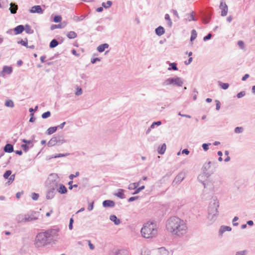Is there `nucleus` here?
Masks as SVG:
<instances>
[{
	"label": "nucleus",
	"mask_w": 255,
	"mask_h": 255,
	"mask_svg": "<svg viewBox=\"0 0 255 255\" xmlns=\"http://www.w3.org/2000/svg\"><path fill=\"white\" fill-rule=\"evenodd\" d=\"M169 66L170 67L168 68V70H173L176 71L178 70L177 64L176 63L173 62L169 63Z\"/></svg>",
	"instance_id": "obj_35"
},
{
	"label": "nucleus",
	"mask_w": 255,
	"mask_h": 255,
	"mask_svg": "<svg viewBox=\"0 0 255 255\" xmlns=\"http://www.w3.org/2000/svg\"><path fill=\"white\" fill-rule=\"evenodd\" d=\"M22 141L24 143H25L26 144H28V145H30V147H33V144L32 143V140H27V139H23L22 140Z\"/></svg>",
	"instance_id": "obj_43"
},
{
	"label": "nucleus",
	"mask_w": 255,
	"mask_h": 255,
	"mask_svg": "<svg viewBox=\"0 0 255 255\" xmlns=\"http://www.w3.org/2000/svg\"><path fill=\"white\" fill-rule=\"evenodd\" d=\"M212 34L211 33H209L206 36H204V38H203V40L206 41L208 40H209L212 37Z\"/></svg>",
	"instance_id": "obj_59"
},
{
	"label": "nucleus",
	"mask_w": 255,
	"mask_h": 255,
	"mask_svg": "<svg viewBox=\"0 0 255 255\" xmlns=\"http://www.w3.org/2000/svg\"><path fill=\"white\" fill-rule=\"evenodd\" d=\"M66 142V140L61 136H53L48 141L47 144L49 146H53L56 144L61 145Z\"/></svg>",
	"instance_id": "obj_8"
},
{
	"label": "nucleus",
	"mask_w": 255,
	"mask_h": 255,
	"mask_svg": "<svg viewBox=\"0 0 255 255\" xmlns=\"http://www.w3.org/2000/svg\"><path fill=\"white\" fill-rule=\"evenodd\" d=\"M5 106L7 107L13 108L14 107V103L12 100H8L5 101Z\"/></svg>",
	"instance_id": "obj_36"
},
{
	"label": "nucleus",
	"mask_w": 255,
	"mask_h": 255,
	"mask_svg": "<svg viewBox=\"0 0 255 255\" xmlns=\"http://www.w3.org/2000/svg\"><path fill=\"white\" fill-rule=\"evenodd\" d=\"M211 145L210 143H203L202 145V147L204 151H207L209 149V145Z\"/></svg>",
	"instance_id": "obj_50"
},
{
	"label": "nucleus",
	"mask_w": 255,
	"mask_h": 255,
	"mask_svg": "<svg viewBox=\"0 0 255 255\" xmlns=\"http://www.w3.org/2000/svg\"><path fill=\"white\" fill-rule=\"evenodd\" d=\"M197 33L196 32V31L195 29H193L191 31V37H190V41H192L194 39H195L197 37Z\"/></svg>",
	"instance_id": "obj_38"
},
{
	"label": "nucleus",
	"mask_w": 255,
	"mask_h": 255,
	"mask_svg": "<svg viewBox=\"0 0 255 255\" xmlns=\"http://www.w3.org/2000/svg\"><path fill=\"white\" fill-rule=\"evenodd\" d=\"M57 129V127H52L48 128L46 131V134L48 135H51L55 132Z\"/></svg>",
	"instance_id": "obj_27"
},
{
	"label": "nucleus",
	"mask_w": 255,
	"mask_h": 255,
	"mask_svg": "<svg viewBox=\"0 0 255 255\" xmlns=\"http://www.w3.org/2000/svg\"><path fill=\"white\" fill-rule=\"evenodd\" d=\"M48 180L49 182V186H54V187H58L59 179L57 174L52 173L50 174Z\"/></svg>",
	"instance_id": "obj_9"
},
{
	"label": "nucleus",
	"mask_w": 255,
	"mask_h": 255,
	"mask_svg": "<svg viewBox=\"0 0 255 255\" xmlns=\"http://www.w3.org/2000/svg\"><path fill=\"white\" fill-rule=\"evenodd\" d=\"M69 154H70V153H66L65 154L59 153V154H56L52 156V158H59V157H65V156H68Z\"/></svg>",
	"instance_id": "obj_40"
},
{
	"label": "nucleus",
	"mask_w": 255,
	"mask_h": 255,
	"mask_svg": "<svg viewBox=\"0 0 255 255\" xmlns=\"http://www.w3.org/2000/svg\"><path fill=\"white\" fill-rule=\"evenodd\" d=\"M40 215L38 212L32 211L26 214V223L37 220Z\"/></svg>",
	"instance_id": "obj_10"
},
{
	"label": "nucleus",
	"mask_w": 255,
	"mask_h": 255,
	"mask_svg": "<svg viewBox=\"0 0 255 255\" xmlns=\"http://www.w3.org/2000/svg\"><path fill=\"white\" fill-rule=\"evenodd\" d=\"M57 188L51 186L48 187L46 195L47 199H52L54 198L57 192L56 189Z\"/></svg>",
	"instance_id": "obj_11"
},
{
	"label": "nucleus",
	"mask_w": 255,
	"mask_h": 255,
	"mask_svg": "<svg viewBox=\"0 0 255 255\" xmlns=\"http://www.w3.org/2000/svg\"><path fill=\"white\" fill-rule=\"evenodd\" d=\"M104 29H105V27L104 26H102V25L98 26L96 28V30H97L98 31H102Z\"/></svg>",
	"instance_id": "obj_63"
},
{
	"label": "nucleus",
	"mask_w": 255,
	"mask_h": 255,
	"mask_svg": "<svg viewBox=\"0 0 255 255\" xmlns=\"http://www.w3.org/2000/svg\"><path fill=\"white\" fill-rule=\"evenodd\" d=\"M183 84V79L179 77L175 78H169L166 79L163 83L162 85L164 86L172 85L178 87L182 86Z\"/></svg>",
	"instance_id": "obj_7"
},
{
	"label": "nucleus",
	"mask_w": 255,
	"mask_h": 255,
	"mask_svg": "<svg viewBox=\"0 0 255 255\" xmlns=\"http://www.w3.org/2000/svg\"><path fill=\"white\" fill-rule=\"evenodd\" d=\"M139 183L140 181L131 183L128 185V189L129 190L136 189L137 187H138V186L139 185Z\"/></svg>",
	"instance_id": "obj_28"
},
{
	"label": "nucleus",
	"mask_w": 255,
	"mask_h": 255,
	"mask_svg": "<svg viewBox=\"0 0 255 255\" xmlns=\"http://www.w3.org/2000/svg\"><path fill=\"white\" fill-rule=\"evenodd\" d=\"M58 44V41L56 39H53L51 41L49 44V47L51 48H53L56 47Z\"/></svg>",
	"instance_id": "obj_29"
},
{
	"label": "nucleus",
	"mask_w": 255,
	"mask_h": 255,
	"mask_svg": "<svg viewBox=\"0 0 255 255\" xmlns=\"http://www.w3.org/2000/svg\"><path fill=\"white\" fill-rule=\"evenodd\" d=\"M232 228L229 226H222L219 231V235L220 236H222L223 234L226 231H231Z\"/></svg>",
	"instance_id": "obj_18"
},
{
	"label": "nucleus",
	"mask_w": 255,
	"mask_h": 255,
	"mask_svg": "<svg viewBox=\"0 0 255 255\" xmlns=\"http://www.w3.org/2000/svg\"><path fill=\"white\" fill-rule=\"evenodd\" d=\"M62 27H63L62 26L61 24H52V25H51L50 29L51 30H54L55 29H56V28H61Z\"/></svg>",
	"instance_id": "obj_44"
},
{
	"label": "nucleus",
	"mask_w": 255,
	"mask_h": 255,
	"mask_svg": "<svg viewBox=\"0 0 255 255\" xmlns=\"http://www.w3.org/2000/svg\"><path fill=\"white\" fill-rule=\"evenodd\" d=\"M110 220L113 222L116 225H119L121 224V220L118 219L116 215H113L110 216Z\"/></svg>",
	"instance_id": "obj_21"
},
{
	"label": "nucleus",
	"mask_w": 255,
	"mask_h": 255,
	"mask_svg": "<svg viewBox=\"0 0 255 255\" xmlns=\"http://www.w3.org/2000/svg\"><path fill=\"white\" fill-rule=\"evenodd\" d=\"M30 13H37L39 14H42L43 13V10L42 9L40 5H34L31 7L29 10Z\"/></svg>",
	"instance_id": "obj_13"
},
{
	"label": "nucleus",
	"mask_w": 255,
	"mask_h": 255,
	"mask_svg": "<svg viewBox=\"0 0 255 255\" xmlns=\"http://www.w3.org/2000/svg\"><path fill=\"white\" fill-rule=\"evenodd\" d=\"M155 33L158 36H161L163 35L165 33V30L164 28L161 26H159L157 28L155 29Z\"/></svg>",
	"instance_id": "obj_24"
},
{
	"label": "nucleus",
	"mask_w": 255,
	"mask_h": 255,
	"mask_svg": "<svg viewBox=\"0 0 255 255\" xmlns=\"http://www.w3.org/2000/svg\"><path fill=\"white\" fill-rule=\"evenodd\" d=\"M248 251L247 250L241 251L236 252L235 255H246Z\"/></svg>",
	"instance_id": "obj_51"
},
{
	"label": "nucleus",
	"mask_w": 255,
	"mask_h": 255,
	"mask_svg": "<svg viewBox=\"0 0 255 255\" xmlns=\"http://www.w3.org/2000/svg\"><path fill=\"white\" fill-rule=\"evenodd\" d=\"M142 236L145 238H151L157 235L156 224L153 222H148L144 224L141 229Z\"/></svg>",
	"instance_id": "obj_3"
},
{
	"label": "nucleus",
	"mask_w": 255,
	"mask_h": 255,
	"mask_svg": "<svg viewBox=\"0 0 255 255\" xmlns=\"http://www.w3.org/2000/svg\"><path fill=\"white\" fill-rule=\"evenodd\" d=\"M87 15H82L80 16H74L73 17V20L76 22L80 21L84 19Z\"/></svg>",
	"instance_id": "obj_31"
},
{
	"label": "nucleus",
	"mask_w": 255,
	"mask_h": 255,
	"mask_svg": "<svg viewBox=\"0 0 255 255\" xmlns=\"http://www.w3.org/2000/svg\"><path fill=\"white\" fill-rule=\"evenodd\" d=\"M215 102H216V109L218 111L220 110V108H221V104H220V102H219V101L218 100H216L215 101Z\"/></svg>",
	"instance_id": "obj_58"
},
{
	"label": "nucleus",
	"mask_w": 255,
	"mask_h": 255,
	"mask_svg": "<svg viewBox=\"0 0 255 255\" xmlns=\"http://www.w3.org/2000/svg\"><path fill=\"white\" fill-rule=\"evenodd\" d=\"M236 133H242L244 131V128L242 127H236L234 129Z\"/></svg>",
	"instance_id": "obj_41"
},
{
	"label": "nucleus",
	"mask_w": 255,
	"mask_h": 255,
	"mask_svg": "<svg viewBox=\"0 0 255 255\" xmlns=\"http://www.w3.org/2000/svg\"><path fill=\"white\" fill-rule=\"evenodd\" d=\"M15 220L18 223H26V214H20L16 217Z\"/></svg>",
	"instance_id": "obj_14"
},
{
	"label": "nucleus",
	"mask_w": 255,
	"mask_h": 255,
	"mask_svg": "<svg viewBox=\"0 0 255 255\" xmlns=\"http://www.w3.org/2000/svg\"><path fill=\"white\" fill-rule=\"evenodd\" d=\"M62 17L60 15H56L53 18V21L58 23L61 21Z\"/></svg>",
	"instance_id": "obj_48"
},
{
	"label": "nucleus",
	"mask_w": 255,
	"mask_h": 255,
	"mask_svg": "<svg viewBox=\"0 0 255 255\" xmlns=\"http://www.w3.org/2000/svg\"><path fill=\"white\" fill-rule=\"evenodd\" d=\"M161 124V122L160 121H157L155 122H153L152 125L150 126V128H154L155 126H160Z\"/></svg>",
	"instance_id": "obj_56"
},
{
	"label": "nucleus",
	"mask_w": 255,
	"mask_h": 255,
	"mask_svg": "<svg viewBox=\"0 0 255 255\" xmlns=\"http://www.w3.org/2000/svg\"><path fill=\"white\" fill-rule=\"evenodd\" d=\"M21 146L25 152H27L30 147V146L26 144H23Z\"/></svg>",
	"instance_id": "obj_54"
},
{
	"label": "nucleus",
	"mask_w": 255,
	"mask_h": 255,
	"mask_svg": "<svg viewBox=\"0 0 255 255\" xmlns=\"http://www.w3.org/2000/svg\"><path fill=\"white\" fill-rule=\"evenodd\" d=\"M79 175V172H76L75 174H70L69 176V178L72 180L74 177H77Z\"/></svg>",
	"instance_id": "obj_60"
},
{
	"label": "nucleus",
	"mask_w": 255,
	"mask_h": 255,
	"mask_svg": "<svg viewBox=\"0 0 255 255\" xmlns=\"http://www.w3.org/2000/svg\"><path fill=\"white\" fill-rule=\"evenodd\" d=\"M18 44H21L22 45L25 46V47H28V43H27V39H25V40H21L20 41H18Z\"/></svg>",
	"instance_id": "obj_46"
},
{
	"label": "nucleus",
	"mask_w": 255,
	"mask_h": 255,
	"mask_svg": "<svg viewBox=\"0 0 255 255\" xmlns=\"http://www.w3.org/2000/svg\"><path fill=\"white\" fill-rule=\"evenodd\" d=\"M18 9V5L14 3L11 2L10 4L9 10L12 14H15Z\"/></svg>",
	"instance_id": "obj_22"
},
{
	"label": "nucleus",
	"mask_w": 255,
	"mask_h": 255,
	"mask_svg": "<svg viewBox=\"0 0 255 255\" xmlns=\"http://www.w3.org/2000/svg\"><path fill=\"white\" fill-rule=\"evenodd\" d=\"M239 219V218L237 216L235 217L234 218H233V226H237L238 225V223H235V222L238 221Z\"/></svg>",
	"instance_id": "obj_62"
},
{
	"label": "nucleus",
	"mask_w": 255,
	"mask_h": 255,
	"mask_svg": "<svg viewBox=\"0 0 255 255\" xmlns=\"http://www.w3.org/2000/svg\"><path fill=\"white\" fill-rule=\"evenodd\" d=\"M124 191L125 190L124 189H119L118 192L115 195L121 199H124L125 198V196L124 194Z\"/></svg>",
	"instance_id": "obj_25"
},
{
	"label": "nucleus",
	"mask_w": 255,
	"mask_h": 255,
	"mask_svg": "<svg viewBox=\"0 0 255 255\" xmlns=\"http://www.w3.org/2000/svg\"><path fill=\"white\" fill-rule=\"evenodd\" d=\"M193 13H194V11H192L190 14V15H189V18L188 19V20L189 21H196L197 20V19L195 18L194 16V15H193Z\"/></svg>",
	"instance_id": "obj_53"
},
{
	"label": "nucleus",
	"mask_w": 255,
	"mask_h": 255,
	"mask_svg": "<svg viewBox=\"0 0 255 255\" xmlns=\"http://www.w3.org/2000/svg\"><path fill=\"white\" fill-rule=\"evenodd\" d=\"M67 36L69 39H74L77 36V34L75 32L71 31L68 33Z\"/></svg>",
	"instance_id": "obj_33"
},
{
	"label": "nucleus",
	"mask_w": 255,
	"mask_h": 255,
	"mask_svg": "<svg viewBox=\"0 0 255 255\" xmlns=\"http://www.w3.org/2000/svg\"><path fill=\"white\" fill-rule=\"evenodd\" d=\"M109 47V45L107 43H104L100 45L97 47V50L99 52H103L105 51V50L107 48H108Z\"/></svg>",
	"instance_id": "obj_23"
},
{
	"label": "nucleus",
	"mask_w": 255,
	"mask_h": 255,
	"mask_svg": "<svg viewBox=\"0 0 255 255\" xmlns=\"http://www.w3.org/2000/svg\"><path fill=\"white\" fill-rule=\"evenodd\" d=\"M166 229L172 235L181 237L186 234L187 227L183 220L177 217L173 216L167 220Z\"/></svg>",
	"instance_id": "obj_2"
},
{
	"label": "nucleus",
	"mask_w": 255,
	"mask_h": 255,
	"mask_svg": "<svg viewBox=\"0 0 255 255\" xmlns=\"http://www.w3.org/2000/svg\"><path fill=\"white\" fill-rule=\"evenodd\" d=\"M219 207V202L216 197H213L211 200L208 207V219L214 222L218 215V208Z\"/></svg>",
	"instance_id": "obj_4"
},
{
	"label": "nucleus",
	"mask_w": 255,
	"mask_h": 255,
	"mask_svg": "<svg viewBox=\"0 0 255 255\" xmlns=\"http://www.w3.org/2000/svg\"><path fill=\"white\" fill-rule=\"evenodd\" d=\"M39 194L36 193H32L31 194V198L33 200H37L38 199Z\"/></svg>",
	"instance_id": "obj_52"
},
{
	"label": "nucleus",
	"mask_w": 255,
	"mask_h": 255,
	"mask_svg": "<svg viewBox=\"0 0 255 255\" xmlns=\"http://www.w3.org/2000/svg\"><path fill=\"white\" fill-rule=\"evenodd\" d=\"M82 94V90L81 88L78 87L77 88V91L75 93V95L77 96H80Z\"/></svg>",
	"instance_id": "obj_57"
},
{
	"label": "nucleus",
	"mask_w": 255,
	"mask_h": 255,
	"mask_svg": "<svg viewBox=\"0 0 255 255\" xmlns=\"http://www.w3.org/2000/svg\"><path fill=\"white\" fill-rule=\"evenodd\" d=\"M144 188H145V186L143 185L140 187H138V188L137 187V188L135 189L134 192L133 193H132V194L133 195L137 194L139 193L141 190H143Z\"/></svg>",
	"instance_id": "obj_42"
},
{
	"label": "nucleus",
	"mask_w": 255,
	"mask_h": 255,
	"mask_svg": "<svg viewBox=\"0 0 255 255\" xmlns=\"http://www.w3.org/2000/svg\"><path fill=\"white\" fill-rule=\"evenodd\" d=\"M51 115V113L49 111H47L43 114H42L41 117L43 119H46L49 117Z\"/></svg>",
	"instance_id": "obj_49"
},
{
	"label": "nucleus",
	"mask_w": 255,
	"mask_h": 255,
	"mask_svg": "<svg viewBox=\"0 0 255 255\" xmlns=\"http://www.w3.org/2000/svg\"><path fill=\"white\" fill-rule=\"evenodd\" d=\"M12 71V68L11 67L4 66L3 67V72L6 73L8 74H10Z\"/></svg>",
	"instance_id": "obj_34"
},
{
	"label": "nucleus",
	"mask_w": 255,
	"mask_h": 255,
	"mask_svg": "<svg viewBox=\"0 0 255 255\" xmlns=\"http://www.w3.org/2000/svg\"><path fill=\"white\" fill-rule=\"evenodd\" d=\"M217 167L218 163L216 161H208L204 163L202 169L204 173L210 176L215 171Z\"/></svg>",
	"instance_id": "obj_6"
},
{
	"label": "nucleus",
	"mask_w": 255,
	"mask_h": 255,
	"mask_svg": "<svg viewBox=\"0 0 255 255\" xmlns=\"http://www.w3.org/2000/svg\"><path fill=\"white\" fill-rule=\"evenodd\" d=\"M112 1L111 0H108L106 2H103L102 5L105 8H108L112 5Z\"/></svg>",
	"instance_id": "obj_37"
},
{
	"label": "nucleus",
	"mask_w": 255,
	"mask_h": 255,
	"mask_svg": "<svg viewBox=\"0 0 255 255\" xmlns=\"http://www.w3.org/2000/svg\"><path fill=\"white\" fill-rule=\"evenodd\" d=\"M165 19L167 21V26L169 27H171L172 25V22L168 14H166L165 15Z\"/></svg>",
	"instance_id": "obj_30"
},
{
	"label": "nucleus",
	"mask_w": 255,
	"mask_h": 255,
	"mask_svg": "<svg viewBox=\"0 0 255 255\" xmlns=\"http://www.w3.org/2000/svg\"><path fill=\"white\" fill-rule=\"evenodd\" d=\"M24 30V27L22 25H19L15 27L14 29L15 34H19L21 33Z\"/></svg>",
	"instance_id": "obj_20"
},
{
	"label": "nucleus",
	"mask_w": 255,
	"mask_h": 255,
	"mask_svg": "<svg viewBox=\"0 0 255 255\" xmlns=\"http://www.w3.org/2000/svg\"><path fill=\"white\" fill-rule=\"evenodd\" d=\"M56 189V191L61 194H64L67 192L66 187L62 184H58V186Z\"/></svg>",
	"instance_id": "obj_15"
},
{
	"label": "nucleus",
	"mask_w": 255,
	"mask_h": 255,
	"mask_svg": "<svg viewBox=\"0 0 255 255\" xmlns=\"http://www.w3.org/2000/svg\"><path fill=\"white\" fill-rule=\"evenodd\" d=\"M59 229H50L38 233L34 240V245L37 248H42L55 244L59 236Z\"/></svg>",
	"instance_id": "obj_1"
},
{
	"label": "nucleus",
	"mask_w": 255,
	"mask_h": 255,
	"mask_svg": "<svg viewBox=\"0 0 255 255\" xmlns=\"http://www.w3.org/2000/svg\"><path fill=\"white\" fill-rule=\"evenodd\" d=\"M3 150L5 152H7V153H11V152H13V145L9 143L6 144L3 148Z\"/></svg>",
	"instance_id": "obj_19"
},
{
	"label": "nucleus",
	"mask_w": 255,
	"mask_h": 255,
	"mask_svg": "<svg viewBox=\"0 0 255 255\" xmlns=\"http://www.w3.org/2000/svg\"><path fill=\"white\" fill-rule=\"evenodd\" d=\"M103 206L104 207H114L115 206V202L110 200H106L103 202Z\"/></svg>",
	"instance_id": "obj_17"
},
{
	"label": "nucleus",
	"mask_w": 255,
	"mask_h": 255,
	"mask_svg": "<svg viewBox=\"0 0 255 255\" xmlns=\"http://www.w3.org/2000/svg\"><path fill=\"white\" fill-rule=\"evenodd\" d=\"M246 95V92L245 91H241L238 93L237 95V97L238 98H241L244 97Z\"/></svg>",
	"instance_id": "obj_55"
},
{
	"label": "nucleus",
	"mask_w": 255,
	"mask_h": 255,
	"mask_svg": "<svg viewBox=\"0 0 255 255\" xmlns=\"http://www.w3.org/2000/svg\"><path fill=\"white\" fill-rule=\"evenodd\" d=\"M202 183L204 188H208L212 191L215 192L220 190L222 182L218 178H213L207 182L202 181Z\"/></svg>",
	"instance_id": "obj_5"
},
{
	"label": "nucleus",
	"mask_w": 255,
	"mask_h": 255,
	"mask_svg": "<svg viewBox=\"0 0 255 255\" xmlns=\"http://www.w3.org/2000/svg\"><path fill=\"white\" fill-rule=\"evenodd\" d=\"M220 9L221 10V16H225L227 15L228 11V7L225 2L221 1L219 6Z\"/></svg>",
	"instance_id": "obj_12"
},
{
	"label": "nucleus",
	"mask_w": 255,
	"mask_h": 255,
	"mask_svg": "<svg viewBox=\"0 0 255 255\" xmlns=\"http://www.w3.org/2000/svg\"><path fill=\"white\" fill-rule=\"evenodd\" d=\"M238 44L241 48H243L244 46V43L243 41L240 40L238 42Z\"/></svg>",
	"instance_id": "obj_64"
},
{
	"label": "nucleus",
	"mask_w": 255,
	"mask_h": 255,
	"mask_svg": "<svg viewBox=\"0 0 255 255\" xmlns=\"http://www.w3.org/2000/svg\"><path fill=\"white\" fill-rule=\"evenodd\" d=\"M137 199H138V196H133V197H130L128 199V202H132L133 201H135L136 200H137Z\"/></svg>",
	"instance_id": "obj_61"
},
{
	"label": "nucleus",
	"mask_w": 255,
	"mask_h": 255,
	"mask_svg": "<svg viewBox=\"0 0 255 255\" xmlns=\"http://www.w3.org/2000/svg\"><path fill=\"white\" fill-rule=\"evenodd\" d=\"M166 146L165 143H163L160 147H159L157 149L158 153L159 154H163L165 151Z\"/></svg>",
	"instance_id": "obj_26"
},
{
	"label": "nucleus",
	"mask_w": 255,
	"mask_h": 255,
	"mask_svg": "<svg viewBox=\"0 0 255 255\" xmlns=\"http://www.w3.org/2000/svg\"><path fill=\"white\" fill-rule=\"evenodd\" d=\"M8 179V180L6 183L9 185L14 180L15 174L11 175Z\"/></svg>",
	"instance_id": "obj_47"
},
{
	"label": "nucleus",
	"mask_w": 255,
	"mask_h": 255,
	"mask_svg": "<svg viewBox=\"0 0 255 255\" xmlns=\"http://www.w3.org/2000/svg\"><path fill=\"white\" fill-rule=\"evenodd\" d=\"M26 33L28 34H32L34 32L33 30L31 29V27L28 24H26L24 27V30Z\"/></svg>",
	"instance_id": "obj_32"
},
{
	"label": "nucleus",
	"mask_w": 255,
	"mask_h": 255,
	"mask_svg": "<svg viewBox=\"0 0 255 255\" xmlns=\"http://www.w3.org/2000/svg\"><path fill=\"white\" fill-rule=\"evenodd\" d=\"M185 178V175L184 173L181 172L179 173L175 178V179L174 180V182H175L176 183H180L181 182L183 179Z\"/></svg>",
	"instance_id": "obj_16"
},
{
	"label": "nucleus",
	"mask_w": 255,
	"mask_h": 255,
	"mask_svg": "<svg viewBox=\"0 0 255 255\" xmlns=\"http://www.w3.org/2000/svg\"><path fill=\"white\" fill-rule=\"evenodd\" d=\"M219 85L224 90L227 89L229 86L228 83H222L221 82H219Z\"/></svg>",
	"instance_id": "obj_39"
},
{
	"label": "nucleus",
	"mask_w": 255,
	"mask_h": 255,
	"mask_svg": "<svg viewBox=\"0 0 255 255\" xmlns=\"http://www.w3.org/2000/svg\"><path fill=\"white\" fill-rule=\"evenodd\" d=\"M11 171L10 170H7L5 172V173L3 174V178L4 179H8L9 177L11 175Z\"/></svg>",
	"instance_id": "obj_45"
}]
</instances>
